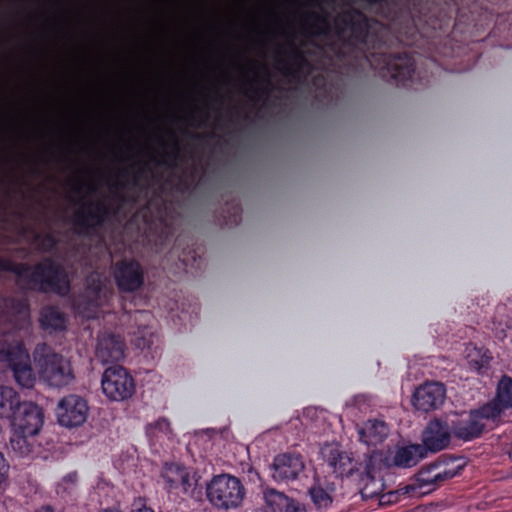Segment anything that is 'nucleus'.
<instances>
[{
  "instance_id": "5",
  "label": "nucleus",
  "mask_w": 512,
  "mask_h": 512,
  "mask_svg": "<svg viewBox=\"0 0 512 512\" xmlns=\"http://www.w3.org/2000/svg\"><path fill=\"white\" fill-rule=\"evenodd\" d=\"M88 413L87 401L76 394H69L61 398L56 408L59 424L68 428L82 425L87 420Z\"/></svg>"
},
{
  "instance_id": "36",
  "label": "nucleus",
  "mask_w": 512,
  "mask_h": 512,
  "mask_svg": "<svg viewBox=\"0 0 512 512\" xmlns=\"http://www.w3.org/2000/svg\"><path fill=\"white\" fill-rule=\"evenodd\" d=\"M327 29H328V23H327V21H326L324 18L320 19V21H319V27H318V29H317V32H318V33H322V32H325Z\"/></svg>"
},
{
  "instance_id": "3",
  "label": "nucleus",
  "mask_w": 512,
  "mask_h": 512,
  "mask_svg": "<svg viewBox=\"0 0 512 512\" xmlns=\"http://www.w3.org/2000/svg\"><path fill=\"white\" fill-rule=\"evenodd\" d=\"M206 494L213 506L228 510L243 502L245 489L237 477L221 474L214 476L207 484Z\"/></svg>"
},
{
  "instance_id": "10",
  "label": "nucleus",
  "mask_w": 512,
  "mask_h": 512,
  "mask_svg": "<svg viewBox=\"0 0 512 512\" xmlns=\"http://www.w3.org/2000/svg\"><path fill=\"white\" fill-rule=\"evenodd\" d=\"M19 408L20 412L12 422L13 430L38 435L44 423L43 409L33 402H24Z\"/></svg>"
},
{
  "instance_id": "27",
  "label": "nucleus",
  "mask_w": 512,
  "mask_h": 512,
  "mask_svg": "<svg viewBox=\"0 0 512 512\" xmlns=\"http://www.w3.org/2000/svg\"><path fill=\"white\" fill-rule=\"evenodd\" d=\"M145 431L146 435L155 442L162 438L170 439L173 435L171 424L165 417H160L155 422L148 424Z\"/></svg>"
},
{
  "instance_id": "30",
  "label": "nucleus",
  "mask_w": 512,
  "mask_h": 512,
  "mask_svg": "<svg viewBox=\"0 0 512 512\" xmlns=\"http://www.w3.org/2000/svg\"><path fill=\"white\" fill-rule=\"evenodd\" d=\"M309 495L311 497L312 502L318 509H326L332 503V498L330 494L325 491L318 483L314 484L309 489Z\"/></svg>"
},
{
  "instance_id": "35",
  "label": "nucleus",
  "mask_w": 512,
  "mask_h": 512,
  "mask_svg": "<svg viewBox=\"0 0 512 512\" xmlns=\"http://www.w3.org/2000/svg\"><path fill=\"white\" fill-rule=\"evenodd\" d=\"M78 480V475L76 472H71L67 475H65L62 478V484L64 485V489H68L71 486L75 485Z\"/></svg>"
},
{
  "instance_id": "16",
  "label": "nucleus",
  "mask_w": 512,
  "mask_h": 512,
  "mask_svg": "<svg viewBox=\"0 0 512 512\" xmlns=\"http://www.w3.org/2000/svg\"><path fill=\"white\" fill-rule=\"evenodd\" d=\"M124 347L118 336L104 333L98 336L95 356L102 364L118 362L124 358Z\"/></svg>"
},
{
  "instance_id": "23",
  "label": "nucleus",
  "mask_w": 512,
  "mask_h": 512,
  "mask_svg": "<svg viewBox=\"0 0 512 512\" xmlns=\"http://www.w3.org/2000/svg\"><path fill=\"white\" fill-rule=\"evenodd\" d=\"M103 220V209L100 205H88L83 206L77 211L75 214L74 221L76 224L85 226V227H92L95 225H98Z\"/></svg>"
},
{
  "instance_id": "41",
  "label": "nucleus",
  "mask_w": 512,
  "mask_h": 512,
  "mask_svg": "<svg viewBox=\"0 0 512 512\" xmlns=\"http://www.w3.org/2000/svg\"><path fill=\"white\" fill-rule=\"evenodd\" d=\"M509 457L512 459V448L509 451Z\"/></svg>"
},
{
  "instance_id": "22",
  "label": "nucleus",
  "mask_w": 512,
  "mask_h": 512,
  "mask_svg": "<svg viewBox=\"0 0 512 512\" xmlns=\"http://www.w3.org/2000/svg\"><path fill=\"white\" fill-rule=\"evenodd\" d=\"M466 352V361L470 370L483 374L490 368L493 357L487 349L468 346Z\"/></svg>"
},
{
  "instance_id": "19",
  "label": "nucleus",
  "mask_w": 512,
  "mask_h": 512,
  "mask_svg": "<svg viewBox=\"0 0 512 512\" xmlns=\"http://www.w3.org/2000/svg\"><path fill=\"white\" fill-rule=\"evenodd\" d=\"M264 498L272 512H306L300 503L274 489L267 490L264 493Z\"/></svg>"
},
{
  "instance_id": "28",
  "label": "nucleus",
  "mask_w": 512,
  "mask_h": 512,
  "mask_svg": "<svg viewBox=\"0 0 512 512\" xmlns=\"http://www.w3.org/2000/svg\"><path fill=\"white\" fill-rule=\"evenodd\" d=\"M358 486L363 498H372L374 496H377L381 490V485L368 471L360 475L358 480Z\"/></svg>"
},
{
  "instance_id": "4",
  "label": "nucleus",
  "mask_w": 512,
  "mask_h": 512,
  "mask_svg": "<svg viewBox=\"0 0 512 512\" xmlns=\"http://www.w3.org/2000/svg\"><path fill=\"white\" fill-rule=\"evenodd\" d=\"M101 387L105 396L112 401H124L135 393V382L122 366L108 367L101 378Z\"/></svg>"
},
{
  "instance_id": "2",
  "label": "nucleus",
  "mask_w": 512,
  "mask_h": 512,
  "mask_svg": "<svg viewBox=\"0 0 512 512\" xmlns=\"http://www.w3.org/2000/svg\"><path fill=\"white\" fill-rule=\"evenodd\" d=\"M35 362L40 379L52 388H65L75 381L70 360L54 352L44 343L35 349Z\"/></svg>"
},
{
  "instance_id": "21",
  "label": "nucleus",
  "mask_w": 512,
  "mask_h": 512,
  "mask_svg": "<svg viewBox=\"0 0 512 512\" xmlns=\"http://www.w3.org/2000/svg\"><path fill=\"white\" fill-rule=\"evenodd\" d=\"M86 297L87 304L98 306L106 298V284L108 279L98 272H93L87 277Z\"/></svg>"
},
{
  "instance_id": "15",
  "label": "nucleus",
  "mask_w": 512,
  "mask_h": 512,
  "mask_svg": "<svg viewBox=\"0 0 512 512\" xmlns=\"http://www.w3.org/2000/svg\"><path fill=\"white\" fill-rule=\"evenodd\" d=\"M483 406L491 420L498 419L506 409L512 408V378L503 375L498 382L494 399Z\"/></svg>"
},
{
  "instance_id": "6",
  "label": "nucleus",
  "mask_w": 512,
  "mask_h": 512,
  "mask_svg": "<svg viewBox=\"0 0 512 512\" xmlns=\"http://www.w3.org/2000/svg\"><path fill=\"white\" fill-rule=\"evenodd\" d=\"M446 400V387L439 381H425L417 386L412 394V406L421 412L439 409Z\"/></svg>"
},
{
  "instance_id": "1",
  "label": "nucleus",
  "mask_w": 512,
  "mask_h": 512,
  "mask_svg": "<svg viewBox=\"0 0 512 512\" xmlns=\"http://www.w3.org/2000/svg\"><path fill=\"white\" fill-rule=\"evenodd\" d=\"M16 273L19 284L29 289L64 295L70 288L67 274L51 261H45L34 268L19 265Z\"/></svg>"
},
{
  "instance_id": "25",
  "label": "nucleus",
  "mask_w": 512,
  "mask_h": 512,
  "mask_svg": "<svg viewBox=\"0 0 512 512\" xmlns=\"http://www.w3.org/2000/svg\"><path fill=\"white\" fill-rule=\"evenodd\" d=\"M35 436L36 435H27L26 433L13 430L10 438L12 450L22 457L30 455L34 452L36 446Z\"/></svg>"
},
{
  "instance_id": "18",
  "label": "nucleus",
  "mask_w": 512,
  "mask_h": 512,
  "mask_svg": "<svg viewBox=\"0 0 512 512\" xmlns=\"http://www.w3.org/2000/svg\"><path fill=\"white\" fill-rule=\"evenodd\" d=\"M360 441L368 446L382 443L389 434L388 426L379 420H368L358 430Z\"/></svg>"
},
{
  "instance_id": "13",
  "label": "nucleus",
  "mask_w": 512,
  "mask_h": 512,
  "mask_svg": "<svg viewBox=\"0 0 512 512\" xmlns=\"http://www.w3.org/2000/svg\"><path fill=\"white\" fill-rule=\"evenodd\" d=\"M162 477L166 482L167 489L181 494H192L194 483L190 472L183 466L177 464H165Z\"/></svg>"
},
{
  "instance_id": "39",
  "label": "nucleus",
  "mask_w": 512,
  "mask_h": 512,
  "mask_svg": "<svg viewBox=\"0 0 512 512\" xmlns=\"http://www.w3.org/2000/svg\"><path fill=\"white\" fill-rule=\"evenodd\" d=\"M85 304H86V303L79 301V311H80V313H81V314H83V315H85L86 317L90 318V317H92V315H90V314H88V313L86 314V313H85V311H84V309H82V306H83V305H85Z\"/></svg>"
},
{
  "instance_id": "32",
  "label": "nucleus",
  "mask_w": 512,
  "mask_h": 512,
  "mask_svg": "<svg viewBox=\"0 0 512 512\" xmlns=\"http://www.w3.org/2000/svg\"><path fill=\"white\" fill-rule=\"evenodd\" d=\"M19 340L10 341L8 338L0 340V362H9L15 355V343Z\"/></svg>"
},
{
  "instance_id": "37",
  "label": "nucleus",
  "mask_w": 512,
  "mask_h": 512,
  "mask_svg": "<svg viewBox=\"0 0 512 512\" xmlns=\"http://www.w3.org/2000/svg\"><path fill=\"white\" fill-rule=\"evenodd\" d=\"M19 313L21 314V317L27 318L29 315L27 305L23 304L19 310Z\"/></svg>"
},
{
  "instance_id": "8",
  "label": "nucleus",
  "mask_w": 512,
  "mask_h": 512,
  "mask_svg": "<svg viewBox=\"0 0 512 512\" xmlns=\"http://www.w3.org/2000/svg\"><path fill=\"white\" fill-rule=\"evenodd\" d=\"M453 435L451 424L441 418H434L422 434V444L429 452H439L450 444Z\"/></svg>"
},
{
  "instance_id": "12",
  "label": "nucleus",
  "mask_w": 512,
  "mask_h": 512,
  "mask_svg": "<svg viewBox=\"0 0 512 512\" xmlns=\"http://www.w3.org/2000/svg\"><path fill=\"white\" fill-rule=\"evenodd\" d=\"M322 454L326 463L339 477H348L358 470V462L352 454L337 445H326Z\"/></svg>"
},
{
  "instance_id": "20",
  "label": "nucleus",
  "mask_w": 512,
  "mask_h": 512,
  "mask_svg": "<svg viewBox=\"0 0 512 512\" xmlns=\"http://www.w3.org/2000/svg\"><path fill=\"white\" fill-rule=\"evenodd\" d=\"M426 448L420 444H413L399 448L393 458L398 467L410 468L427 456Z\"/></svg>"
},
{
  "instance_id": "9",
  "label": "nucleus",
  "mask_w": 512,
  "mask_h": 512,
  "mask_svg": "<svg viewBox=\"0 0 512 512\" xmlns=\"http://www.w3.org/2000/svg\"><path fill=\"white\" fill-rule=\"evenodd\" d=\"M15 381L20 387L32 388L36 383V375L31 366L30 355L22 342L15 343V355L8 362Z\"/></svg>"
},
{
  "instance_id": "26",
  "label": "nucleus",
  "mask_w": 512,
  "mask_h": 512,
  "mask_svg": "<svg viewBox=\"0 0 512 512\" xmlns=\"http://www.w3.org/2000/svg\"><path fill=\"white\" fill-rule=\"evenodd\" d=\"M40 322L45 330H63L66 319L64 315L54 307H47L42 310Z\"/></svg>"
},
{
  "instance_id": "38",
  "label": "nucleus",
  "mask_w": 512,
  "mask_h": 512,
  "mask_svg": "<svg viewBox=\"0 0 512 512\" xmlns=\"http://www.w3.org/2000/svg\"><path fill=\"white\" fill-rule=\"evenodd\" d=\"M131 512H154L150 507L142 506L140 508L134 509Z\"/></svg>"
},
{
  "instance_id": "29",
  "label": "nucleus",
  "mask_w": 512,
  "mask_h": 512,
  "mask_svg": "<svg viewBox=\"0 0 512 512\" xmlns=\"http://www.w3.org/2000/svg\"><path fill=\"white\" fill-rule=\"evenodd\" d=\"M435 471V464L422 468L419 471L416 478L419 489H424L425 492H431L437 488L436 479L434 478L436 474Z\"/></svg>"
},
{
  "instance_id": "40",
  "label": "nucleus",
  "mask_w": 512,
  "mask_h": 512,
  "mask_svg": "<svg viewBox=\"0 0 512 512\" xmlns=\"http://www.w3.org/2000/svg\"><path fill=\"white\" fill-rule=\"evenodd\" d=\"M100 512H117V511H115L113 509H104V510H102Z\"/></svg>"
},
{
  "instance_id": "31",
  "label": "nucleus",
  "mask_w": 512,
  "mask_h": 512,
  "mask_svg": "<svg viewBox=\"0 0 512 512\" xmlns=\"http://www.w3.org/2000/svg\"><path fill=\"white\" fill-rule=\"evenodd\" d=\"M435 468H436V471H435L436 474H435L434 478L436 479L437 487L439 485H441L442 483H444L445 481L455 477L459 472V469L449 468L448 465H445V464H435Z\"/></svg>"
},
{
  "instance_id": "7",
  "label": "nucleus",
  "mask_w": 512,
  "mask_h": 512,
  "mask_svg": "<svg viewBox=\"0 0 512 512\" xmlns=\"http://www.w3.org/2000/svg\"><path fill=\"white\" fill-rule=\"evenodd\" d=\"M485 420H491L490 415L484 412V406L471 411L467 418H457L451 421L453 435L458 439L470 441L479 437L485 427Z\"/></svg>"
},
{
  "instance_id": "33",
  "label": "nucleus",
  "mask_w": 512,
  "mask_h": 512,
  "mask_svg": "<svg viewBox=\"0 0 512 512\" xmlns=\"http://www.w3.org/2000/svg\"><path fill=\"white\" fill-rule=\"evenodd\" d=\"M294 63L292 65L283 66L281 68L282 72L286 76H291L293 78H297L300 72V67L304 62V57L298 53L294 54L293 57Z\"/></svg>"
},
{
  "instance_id": "14",
  "label": "nucleus",
  "mask_w": 512,
  "mask_h": 512,
  "mask_svg": "<svg viewBox=\"0 0 512 512\" xmlns=\"http://www.w3.org/2000/svg\"><path fill=\"white\" fill-rule=\"evenodd\" d=\"M115 281L120 290L132 292L143 284V272L136 261H123L116 265Z\"/></svg>"
},
{
  "instance_id": "34",
  "label": "nucleus",
  "mask_w": 512,
  "mask_h": 512,
  "mask_svg": "<svg viewBox=\"0 0 512 512\" xmlns=\"http://www.w3.org/2000/svg\"><path fill=\"white\" fill-rule=\"evenodd\" d=\"M9 469V463L5 459L4 455L0 452V490L5 488L8 484Z\"/></svg>"
},
{
  "instance_id": "17",
  "label": "nucleus",
  "mask_w": 512,
  "mask_h": 512,
  "mask_svg": "<svg viewBox=\"0 0 512 512\" xmlns=\"http://www.w3.org/2000/svg\"><path fill=\"white\" fill-rule=\"evenodd\" d=\"M304 470L300 455L284 453L275 457L273 462V478L277 481H292Z\"/></svg>"
},
{
  "instance_id": "24",
  "label": "nucleus",
  "mask_w": 512,
  "mask_h": 512,
  "mask_svg": "<svg viewBox=\"0 0 512 512\" xmlns=\"http://www.w3.org/2000/svg\"><path fill=\"white\" fill-rule=\"evenodd\" d=\"M20 406L18 393L11 387L0 386V418H9Z\"/></svg>"
},
{
  "instance_id": "11",
  "label": "nucleus",
  "mask_w": 512,
  "mask_h": 512,
  "mask_svg": "<svg viewBox=\"0 0 512 512\" xmlns=\"http://www.w3.org/2000/svg\"><path fill=\"white\" fill-rule=\"evenodd\" d=\"M369 62L375 69L382 70L385 68L390 76L398 81L410 78L414 71L413 61L407 55H397L394 57L372 55Z\"/></svg>"
}]
</instances>
